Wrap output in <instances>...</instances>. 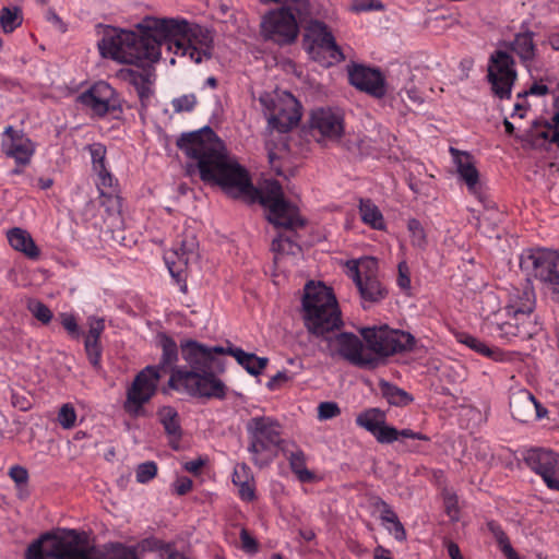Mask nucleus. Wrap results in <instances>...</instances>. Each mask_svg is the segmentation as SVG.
Listing matches in <instances>:
<instances>
[{
  "label": "nucleus",
  "mask_w": 559,
  "mask_h": 559,
  "mask_svg": "<svg viewBox=\"0 0 559 559\" xmlns=\"http://www.w3.org/2000/svg\"><path fill=\"white\" fill-rule=\"evenodd\" d=\"M177 146L197 162L203 181L221 186L234 198L259 202L267 209V219L275 227L295 231L305 226L299 209L285 200L281 183L270 180L263 189L254 188L248 171L228 155L223 141L210 127L181 134Z\"/></svg>",
  "instance_id": "nucleus-1"
},
{
  "label": "nucleus",
  "mask_w": 559,
  "mask_h": 559,
  "mask_svg": "<svg viewBox=\"0 0 559 559\" xmlns=\"http://www.w3.org/2000/svg\"><path fill=\"white\" fill-rule=\"evenodd\" d=\"M136 28L139 34L108 26L98 41L100 55L140 67L158 61L164 44L174 53L189 56L195 63L209 60L212 56V39L204 35L203 40L198 41L197 32L201 33V28L192 29L186 20L146 16Z\"/></svg>",
  "instance_id": "nucleus-2"
},
{
  "label": "nucleus",
  "mask_w": 559,
  "mask_h": 559,
  "mask_svg": "<svg viewBox=\"0 0 559 559\" xmlns=\"http://www.w3.org/2000/svg\"><path fill=\"white\" fill-rule=\"evenodd\" d=\"M185 367H173L168 385L173 389L182 386L189 394L206 399H224L226 385L216 373L224 371V362L215 355L228 354L236 358L239 365H245L254 358L241 348L223 346H205L197 341L188 340L180 345Z\"/></svg>",
  "instance_id": "nucleus-3"
},
{
  "label": "nucleus",
  "mask_w": 559,
  "mask_h": 559,
  "mask_svg": "<svg viewBox=\"0 0 559 559\" xmlns=\"http://www.w3.org/2000/svg\"><path fill=\"white\" fill-rule=\"evenodd\" d=\"M157 539L147 538L134 546L121 543L95 549L88 545L84 534L72 530L45 533L32 542L25 550V559H141V554L153 550Z\"/></svg>",
  "instance_id": "nucleus-4"
},
{
  "label": "nucleus",
  "mask_w": 559,
  "mask_h": 559,
  "mask_svg": "<svg viewBox=\"0 0 559 559\" xmlns=\"http://www.w3.org/2000/svg\"><path fill=\"white\" fill-rule=\"evenodd\" d=\"M157 337L163 352L159 364L142 369L127 389L123 408L133 417L144 415L143 406L156 394L162 377L160 371L165 370L166 367L173 366L178 360V346L176 342L165 333H159Z\"/></svg>",
  "instance_id": "nucleus-5"
},
{
  "label": "nucleus",
  "mask_w": 559,
  "mask_h": 559,
  "mask_svg": "<svg viewBox=\"0 0 559 559\" xmlns=\"http://www.w3.org/2000/svg\"><path fill=\"white\" fill-rule=\"evenodd\" d=\"M310 14L308 0H288L283 7L263 16L261 34L264 39L277 45H290L297 39L299 24L306 22Z\"/></svg>",
  "instance_id": "nucleus-6"
},
{
  "label": "nucleus",
  "mask_w": 559,
  "mask_h": 559,
  "mask_svg": "<svg viewBox=\"0 0 559 559\" xmlns=\"http://www.w3.org/2000/svg\"><path fill=\"white\" fill-rule=\"evenodd\" d=\"M246 431L248 435V452L251 455L252 463L264 468L269 466L278 455V451L283 448L282 426L273 417L255 416L246 423Z\"/></svg>",
  "instance_id": "nucleus-7"
},
{
  "label": "nucleus",
  "mask_w": 559,
  "mask_h": 559,
  "mask_svg": "<svg viewBox=\"0 0 559 559\" xmlns=\"http://www.w3.org/2000/svg\"><path fill=\"white\" fill-rule=\"evenodd\" d=\"M320 350L331 358L341 357L352 365L373 369L379 365V359L372 354L365 353L360 338L349 332H337L331 334Z\"/></svg>",
  "instance_id": "nucleus-8"
},
{
  "label": "nucleus",
  "mask_w": 559,
  "mask_h": 559,
  "mask_svg": "<svg viewBox=\"0 0 559 559\" xmlns=\"http://www.w3.org/2000/svg\"><path fill=\"white\" fill-rule=\"evenodd\" d=\"M305 40L309 41L308 51L312 59L324 67H330L345 60L341 47L328 25L318 20H307Z\"/></svg>",
  "instance_id": "nucleus-9"
},
{
  "label": "nucleus",
  "mask_w": 559,
  "mask_h": 559,
  "mask_svg": "<svg viewBox=\"0 0 559 559\" xmlns=\"http://www.w3.org/2000/svg\"><path fill=\"white\" fill-rule=\"evenodd\" d=\"M368 348L381 357L412 350L415 337L401 330L390 329L386 324L360 330Z\"/></svg>",
  "instance_id": "nucleus-10"
},
{
  "label": "nucleus",
  "mask_w": 559,
  "mask_h": 559,
  "mask_svg": "<svg viewBox=\"0 0 559 559\" xmlns=\"http://www.w3.org/2000/svg\"><path fill=\"white\" fill-rule=\"evenodd\" d=\"M259 102L266 111L270 127L280 132H288L301 118V106L290 93H285L277 99L269 93H263Z\"/></svg>",
  "instance_id": "nucleus-11"
},
{
  "label": "nucleus",
  "mask_w": 559,
  "mask_h": 559,
  "mask_svg": "<svg viewBox=\"0 0 559 559\" xmlns=\"http://www.w3.org/2000/svg\"><path fill=\"white\" fill-rule=\"evenodd\" d=\"M487 79L495 96L500 99L510 98L518 72L515 60L509 51L498 49L490 55Z\"/></svg>",
  "instance_id": "nucleus-12"
},
{
  "label": "nucleus",
  "mask_w": 559,
  "mask_h": 559,
  "mask_svg": "<svg viewBox=\"0 0 559 559\" xmlns=\"http://www.w3.org/2000/svg\"><path fill=\"white\" fill-rule=\"evenodd\" d=\"M302 297V319L308 318L309 324L313 330L320 326L319 314L328 312L342 314L333 290L325 285L309 282L305 286Z\"/></svg>",
  "instance_id": "nucleus-13"
},
{
  "label": "nucleus",
  "mask_w": 559,
  "mask_h": 559,
  "mask_svg": "<svg viewBox=\"0 0 559 559\" xmlns=\"http://www.w3.org/2000/svg\"><path fill=\"white\" fill-rule=\"evenodd\" d=\"M521 269L532 274L554 293L559 294V253L537 250L521 257Z\"/></svg>",
  "instance_id": "nucleus-14"
},
{
  "label": "nucleus",
  "mask_w": 559,
  "mask_h": 559,
  "mask_svg": "<svg viewBox=\"0 0 559 559\" xmlns=\"http://www.w3.org/2000/svg\"><path fill=\"white\" fill-rule=\"evenodd\" d=\"M199 243L193 234H185L180 245L165 252L164 260L181 290L187 292L186 273L192 263L199 259Z\"/></svg>",
  "instance_id": "nucleus-15"
},
{
  "label": "nucleus",
  "mask_w": 559,
  "mask_h": 559,
  "mask_svg": "<svg viewBox=\"0 0 559 559\" xmlns=\"http://www.w3.org/2000/svg\"><path fill=\"white\" fill-rule=\"evenodd\" d=\"M353 281L361 299L366 302H380L388 295L386 288L377 276L378 263L373 258H367L354 265Z\"/></svg>",
  "instance_id": "nucleus-16"
},
{
  "label": "nucleus",
  "mask_w": 559,
  "mask_h": 559,
  "mask_svg": "<svg viewBox=\"0 0 559 559\" xmlns=\"http://www.w3.org/2000/svg\"><path fill=\"white\" fill-rule=\"evenodd\" d=\"M309 129L318 142L338 141L344 133L343 115L331 108L313 109L309 117Z\"/></svg>",
  "instance_id": "nucleus-17"
},
{
  "label": "nucleus",
  "mask_w": 559,
  "mask_h": 559,
  "mask_svg": "<svg viewBox=\"0 0 559 559\" xmlns=\"http://www.w3.org/2000/svg\"><path fill=\"white\" fill-rule=\"evenodd\" d=\"M347 72L349 83L357 90L376 98H381L385 95V80L379 69L352 63L347 66Z\"/></svg>",
  "instance_id": "nucleus-18"
},
{
  "label": "nucleus",
  "mask_w": 559,
  "mask_h": 559,
  "mask_svg": "<svg viewBox=\"0 0 559 559\" xmlns=\"http://www.w3.org/2000/svg\"><path fill=\"white\" fill-rule=\"evenodd\" d=\"M525 463L540 475L549 489L559 490V479L555 477L559 467V455L550 450L532 449L527 451Z\"/></svg>",
  "instance_id": "nucleus-19"
},
{
  "label": "nucleus",
  "mask_w": 559,
  "mask_h": 559,
  "mask_svg": "<svg viewBox=\"0 0 559 559\" xmlns=\"http://www.w3.org/2000/svg\"><path fill=\"white\" fill-rule=\"evenodd\" d=\"M554 123L547 121H534L521 136V141L532 147L542 148L555 143L559 146V112L552 118Z\"/></svg>",
  "instance_id": "nucleus-20"
},
{
  "label": "nucleus",
  "mask_w": 559,
  "mask_h": 559,
  "mask_svg": "<svg viewBox=\"0 0 559 559\" xmlns=\"http://www.w3.org/2000/svg\"><path fill=\"white\" fill-rule=\"evenodd\" d=\"M535 33L528 28L519 32L512 40L502 41L500 45L504 50L515 53L520 62L531 72L532 63L537 59L538 48L534 41Z\"/></svg>",
  "instance_id": "nucleus-21"
},
{
  "label": "nucleus",
  "mask_w": 559,
  "mask_h": 559,
  "mask_svg": "<svg viewBox=\"0 0 559 559\" xmlns=\"http://www.w3.org/2000/svg\"><path fill=\"white\" fill-rule=\"evenodd\" d=\"M4 135L7 136L2 143L4 154L14 158L20 165L28 164L34 152L29 139L25 138L22 132L14 130L12 127L5 128Z\"/></svg>",
  "instance_id": "nucleus-22"
},
{
  "label": "nucleus",
  "mask_w": 559,
  "mask_h": 559,
  "mask_svg": "<svg viewBox=\"0 0 559 559\" xmlns=\"http://www.w3.org/2000/svg\"><path fill=\"white\" fill-rule=\"evenodd\" d=\"M449 151L453 157L460 178L466 183L471 192L476 193L479 173L475 167L474 157L469 153L460 151L452 146Z\"/></svg>",
  "instance_id": "nucleus-23"
},
{
  "label": "nucleus",
  "mask_w": 559,
  "mask_h": 559,
  "mask_svg": "<svg viewBox=\"0 0 559 559\" xmlns=\"http://www.w3.org/2000/svg\"><path fill=\"white\" fill-rule=\"evenodd\" d=\"M112 88L105 82L92 86L88 91L79 96V100L99 116L105 115L109 109V97Z\"/></svg>",
  "instance_id": "nucleus-24"
},
{
  "label": "nucleus",
  "mask_w": 559,
  "mask_h": 559,
  "mask_svg": "<svg viewBox=\"0 0 559 559\" xmlns=\"http://www.w3.org/2000/svg\"><path fill=\"white\" fill-rule=\"evenodd\" d=\"M539 407L535 396L527 390H519L510 397V412L512 417L520 423H527L534 418V409Z\"/></svg>",
  "instance_id": "nucleus-25"
},
{
  "label": "nucleus",
  "mask_w": 559,
  "mask_h": 559,
  "mask_svg": "<svg viewBox=\"0 0 559 559\" xmlns=\"http://www.w3.org/2000/svg\"><path fill=\"white\" fill-rule=\"evenodd\" d=\"M535 308V294L532 288L526 287L523 292L515 290L511 296L510 304L506 307L507 313L513 316L514 320L526 318L531 320V314Z\"/></svg>",
  "instance_id": "nucleus-26"
},
{
  "label": "nucleus",
  "mask_w": 559,
  "mask_h": 559,
  "mask_svg": "<svg viewBox=\"0 0 559 559\" xmlns=\"http://www.w3.org/2000/svg\"><path fill=\"white\" fill-rule=\"evenodd\" d=\"M105 330V321L104 319L90 318L88 319V332L85 337V352L88 357L90 362L94 367L99 366V360L102 356V346L99 343V337Z\"/></svg>",
  "instance_id": "nucleus-27"
},
{
  "label": "nucleus",
  "mask_w": 559,
  "mask_h": 559,
  "mask_svg": "<svg viewBox=\"0 0 559 559\" xmlns=\"http://www.w3.org/2000/svg\"><path fill=\"white\" fill-rule=\"evenodd\" d=\"M499 335L502 338L510 341L513 337H520L522 340L531 338L536 332V322L533 320H512L503 322L497 325Z\"/></svg>",
  "instance_id": "nucleus-28"
},
{
  "label": "nucleus",
  "mask_w": 559,
  "mask_h": 559,
  "mask_svg": "<svg viewBox=\"0 0 559 559\" xmlns=\"http://www.w3.org/2000/svg\"><path fill=\"white\" fill-rule=\"evenodd\" d=\"M8 240L14 250L24 253L27 258L33 260L39 258L40 251L28 231L17 227L12 228L8 231Z\"/></svg>",
  "instance_id": "nucleus-29"
},
{
  "label": "nucleus",
  "mask_w": 559,
  "mask_h": 559,
  "mask_svg": "<svg viewBox=\"0 0 559 559\" xmlns=\"http://www.w3.org/2000/svg\"><path fill=\"white\" fill-rule=\"evenodd\" d=\"M304 324L307 329L308 333L316 336L317 338H321L323 342L331 336L335 331H340L343 326L342 314H334L328 312L324 314H319V323L320 326L316 330L309 324L308 318H304Z\"/></svg>",
  "instance_id": "nucleus-30"
},
{
  "label": "nucleus",
  "mask_w": 559,
  "mask_h": 559,
  "mask_svg": "<svg viewBox=\"0 0 559 559\" xmlns=\"http://www.w3.org/2000/svg\"><path fill=\"white\" fill-rule=\"evenodd\" d=\"M120 75L123 80L132 84L140 98L141 106L145 108L152 96L151 81L148 73H142L132 69L122 70Z\"/></svg>",
  "instance_id": "nucleus-31"
},
{
  "label": "nucleus",
  "mask_w": 559,
  "mask_h": 559,
  "mask_svg": "<svg viewBox=\"0 0 559 559\" xmlns=\"http://www.w3.org/2000/svg\"><path fill=\"white\" fill-rule=\"evenodd\" d=\"M378 442L380 443H392L402 438H411L423 441H429L430 438L424 433L415 432L411 429L397 430L394 427L385 425V421L379 426V430H377L373 435Z\"/></svg>",
  "instance_id": "nucleus-32"
},
{
  "label": "nucleus",
  "mask_w": 559,
  "mask_h": 559,
  "mask_svg": "<svg viewBox=\"0 0 559 559\" xmlns=\"http://www.w3.org/2000/svg\"><path fill=\"white\" fill-rule=\"evenodd\" d=\"M359 214L365 224L370 225L372 228L382 230L384 229L383 215L379 207L369 199H361L359 202Z\"/></svg>",
  "instance_id": "nucleus-33"
},
{
  "label": "nucleus",
  "mask_w": 559,
  "mask_h": 559,
  "mask_svg": "<svg viewBox=\"0 0 559 559\" xmlns=\"http://www.w3.org/2000/svg\"><path fill=\"white\" fill-rule=\"evenodd\" d=\"M157 415L166 433L169 437L181 439L182 430L179 423V415L171 406H163L158 409Z\"/></svg>",
  "instance_id": "nucleus-34"
},
{
  "label": "nucleus",
  "mask_w": 559,
  "mask_h": 559,
  "mask_svg": "<svg viewBox=\"0 0 559 559\" xmlns=\"http://www.w3.org/2000/svg\"><path fill=\"white\" fill-rule=\"evenodd\" d=\"M456 338L460 343L466 345L476 353L490 357L495 360H500L502 358V353L498 348H490L486 343L471 334L460 333Z\"/></svg>",
  "instance_id": "nucleus-35"
},
{
  "label": "nucleus",
  "mask_w": 559,
  "mask_h": 559,
  "mask_svg": "<svg viewBox=\"0 0 559 559\" xmlns=\"http://www.w3.org/2000/svg\"><path fill=\"white\" fill-rule=\"evenodd\" d=\"M344 146L354 156H367L373 152L371 140L361 134H348Z\"/></svg>",
  "instance_id": "nucleus-36"
},
{
  "label": "nucleus",
  "mask_w": 559,
  "mask_h": 559,
  "mask_svg": "<svg viewBox=\"0 0 559 559\" xmlns=\"http://www.w3.org/2000/svg\"><path fill=\"white\" fill-rule=\"evenodd\" d=\"M292 471L302 483H310L314 479V475L306 467V456L301 450L290 452L287 455Z\"/></svg>",
  "instance_id": "nucleus-37"
},
{
  "label": "nucleus",
  "mask_w": 559,
  "mask_h": 559,
  "mask_svg": "<svg viewBox=\"0 0 559 559\" xmlns=\"http://www.w3.org/2000/svg\"><path fill=\"white\" fill-rule=\"evenodd\" d=\"M23 23L22 10L19 7H3L0 11V26L4 33H12Z\"/></svg>",
  "instance_id": "nucleus-38"
},
{
  "label": "nucleus",
  "mask_w": 559,
  "mask_h": 559,
  "mask_svg": "<svg viewBox=\"0 0 559 559\" xmlns=\"http://www.w3.org/2000/svg\"><path fill=\"white\" fill-rule=\"evenodd\" d=\"M381 393L391 405L404 406L413 401L412 396L404 390L386 382H380Z\"/></svg>",
  "instance_id": "nucleus-39"
},
{
  "label": "nucleus",
  "mask_w": 559,
  "mask_h": 559,
  "mask_svg": "<svg viewBox=\"0 0 559 559\" xmlns=\"http://www.w3.org/2000/svg\"><path fill=\"white\" fill-rule=\"evenodd\" d=\"M384 421V414L379 408H370L359 414L356 418L358 426L374 435L379 426Z\"/></svg>",
  "instance_id": "nucleus-40"
},
{
  "label": "nucleus",
  "mask_w": 559,
  "mask_h": 559,
  "mask_svg": "<svg viewBox=\"0 0 559 559\" xmlns=\"http://www.w3.org/2000/svg\"><path fill=\"white\" fill-rule=\"evenodd\" d=\"M272 250L275 252V262L280 255H298L301 253V247L290 237L282 234L272 241Z\"/></svg>",
  "instance_id": "nucleus-41"
},
{
  "label": "nucleus",
  "mask_w": 559,
  "mask_h": 559,
  "mask_svg": "<svg viewBox=\"0 0 559 559\" xmlns=\"http://www.w3.org/2000/svg\"><path fill=\"white\" fill-rule=\"evenodd\" d=\"M27 310L43 324L50 323L53 317L52 311L44 302L37 299L27 300Z\"/></svg>",
  "instance_id": "nucleus-42"
},
{
  "label": "nucleus",
  "mask_w": 559,
  "mask_h": 559,
  "mask_svg": "<svg viewBox=\"0 0 559 559\" xmlns=\"http://www.w3.org/2000/svg\"><path fill=\"white\" fill-rule=\"evenodd\" d=\"M407 229L411 234L412 245L418 248H425L427 245V236L421 223L416 218L408 219Z\"/></svg>",
  "instance_id": "nucleus-43"
},
{
  "label": "nucleus",
  "mask_w": 559,
  "mask_h": 559,
  "mask_svg": "<svg viewBox=\"0 0 559 559\" xmlns=\"http://www.w3.org/2000/svg\"><path fill=\"white\" fill-rule=\"evenodd\" d=\"M9 476L20 488L19 497L25 498L27 492L23 490V487L27 485L28 481V472L25 467L21 465H14L9 471Z\"/></svg>",
  "instance_id": "nucleus-44"
},
{
  "label": "nucleus",
  "mask_w": 559,
  "mask_h": 559,
  "mask_svg": "<svg viewBox=\"0 0 559 559\" xmlns=\"http://www.w3.org/2000/svg\"><path fill=\"white\" fill-rule=\"evenodd\" d=\"M135 474L136 481L140 484H145L156 476L157 465L153 461L141 463L138 465Z\"/></svg>",
  "instance_id": "nucleus-45"
},
{
  "label": "nucleus",
  "mask_w": 559,
  "mask_h": 559,
  "mask_svg": "<svg viewBox=\"0 0 559 559\" xmlns=\"http://www.w3.org/2000/svg\"><path fill=\"white\" fill-rule=\"evenodd\" d=\"M88 150L92 156L93 168L95 171H104L106 147L100 143H94L88 145Z\"/></svg>",
  "instance_id": "nucleus-46"
},
{
  "label": "nucleus",
  "mask_w": 559,
  "mask_h": 559,
  "mask_svg": "<svg viewBox=\"0 0 559 559\" xmlns=\"http://www.w3.org/2000/svg\"><path fill=\"white\" fill-rule=\"evenodd\" d=\"M76 420V413L71 404H63L58 413V421L64 429L74 427Z\"/></svg>",
  "instance_id": "nucleus-47"
},
{
  "label": "nucleus",
  "mask_w": 559,
  "mask_h": 559,
  "mask_svg": "<svg viewBox=\"0 0 559 559\" xmlns=\"http://www.w3.org/2000/svg\"><path fill=\"white\" fill-rule=\"evenodd\" d=\"M12 405L20 411L26 412L32 407V399L31 394L24 390L21 391H12L11 396Z\"/></svg>",
  "instance_id": "nucleus-48"
},
{
  "label": "nucleus",
  "mask_w": 559,
  "mask_h": 559,
  "mask_svg": "<svg viewBox=\"0 0 559 559\" xmlns=\"http://www.w3.org/2000/svg\"><path fill=\"white\" fill-rule=\"evenodd\" d=\"M197 104L194 94H187L173 99L171 105L176 112L191 111Z\"/></svg>",
  "instance_id": "nucleus-49"
},
{
  "label": "nucleus",
  "mask_w": 559,
  "mask_h": 559,
  "mask_svg": "<svg viewBox=\"0 0 559 559\" xmlns=\"http://www.w3.org/2000/svg\"><path fill=\"white\" fill-rule=\"evenodd\" d=\"M341 414V409L335 402H322L318 406V418L328 420Z\"/></svg>",
  "instance_id": "nucleus-50"
},
{
  "label": "nucleus",
  "mask_w": 559,
  "mask_h": 559,
  "mask_svg": "<svg viewBox=\"0 0 559 559\" xmlns=\"http://www.w3.org/2000/svg\"><path fill=\"white\" fill-rule=\"evenodd\" d=\"M246 481H253V474L251 468L246 464H238L233 474V483L239 485Z\"/></svg>",
  "instance_id": "nucleus-51"
},
{
  "label": "nucleus",
  "mask_w": 559,
  "mask_h": 559,
  "mask_svg": "<svg viewBox=\"0 0 559 559\" xmlns=\"http://www.w3.org/2000/svg\"><path fill=\"white\" fill-rule=\"evenodd\" d=\"M240 542L242 550L248 554H255L259 550L257 539L246 528L240 531Z\"/></svg>",
  "instance_id": "nucleus-52"
},
{
  "label": "nucleus",
  "mask_w": 559,
  "mask_h": 559,
  "mask_svg": "<svg viewBox=\"0 0 559 559\" xmlns=\"http://www.w3.org/2000/svg\"><path fill=\"white\" fill-rule=\"evenodd\" d=\"M269 359L266 357H258L254 355L252 360L245 362L242 367L252 376H258L266 367Z\"/></svg>",
  "instance_id": "nucleus-53"
},
{
  "label": "nucleus",
  "mask_w": 559,
  "mask_h": 559,
  "mask_svg": "<svg viewBox=\"0 0 559 559\" xmlns=\"http://www.w3.org/2000/svg\"><path fill=\"white\" fill-rule=\"evenodd\" d=\"M549 93L547 85L534 82L531 87L518 94V98H526L527 96H545Z\"/></svg>",
  "instance_id": "nucleus-54"
},
{
  "label": "nucleus",
  "mask_w": 559,
  "mask_h": 559,
  "mask_svg": "<svg viewBox=\"0 0 559 559\" xmlns=\"http://www.w3.org/2000/svg\"><path fill=\"white\" fill-rule=\"evenodd\" d=\"M236 486L238 487L239 497L243 501H253L255 499L254 480L246 481Z\"/></svg>",
  "instance_id": "nucleus-55"
},
{
  "label": "nucleus",
  "mask_w": 559,
  "mask_h": 559,
  "mask_svg": "<svg viewBox=\"0 0 559 559\" xmlns=\"http://www.w3.org/2000/svg\"><path fill=\"white\" fill-rule=\"evenodd\" d=\"M60 319L62 326L68 331L70 335H79V325L73 314L61 313Z\"/></svg>",
  "instance_id": "nucleus-56"
},
{
  "label": "nucleus",
  "mask_w": 559,
  "mask_h": 559,
  "mask_svg": "<svg viewBox=\"0 0 559 559\" xmlns=\"http://www.w3.org/2000/svg\"><path fill=\"white\" fill-rule=\"evenodd\" d=\"M488 528L492 533V535L495 536V538H496V540L499 544L501 549L504 548V545H509L510 544L509 537L507 536V534L504 533V531L501 528L500 525H498L495 522H489L488 523Z\"/></svg>",
  "instance_id": "nucleus-57"
},
{
  "label": "nucleus",
  "mask_w": 559,
  "mask_h": 559,
  "mask_svg": "<svg viewBox=\"0 0 559 559\" xmlns=\"http://www.w3.org/2000/svg\"><path fill=\"white\" fill-rule=\"evenodd\" d=\"M389 524L390 526H386V528L397 542L406 540V531L402 522L399 520V518L396 520H393Z\"/></svg>",
  "instance_id": "nucleus-58"
},
{
  "label": "nucleus",
  "mask_w": 559,
  "mask_h": 559,
  "mask_svg": "<svg viewBox=\"0 0 559 559\" xmlns=\"http://www.w3.org/2000/svg\"><path fill=\"white\" fill-rule=\"evenodd\" d=\"M355 11H367V10H381L383 5L381 2L376 0H355L353 4Z\"/></svg>",
  "instance_id": "nucleus-59"
},
{
  "label": "nucleus",
  "mask_w": 559,
  "mask_h": 559,
  "mask_svg": "<svg viewBox=\"0 0 559 559\" xmlns=\"http://www.w3.org/2000/svg\"><path fill=\"white\" fill-rule=\"evenodd\" d=\"M397 284L401 288L407 289L411 287V278L408 275V267L405 262L399 264V278Z\"/></svg>",
  "instance_id": "nucleus-60"
},
{
  "label": "nucleus",
  "mask_w": 559,
  "mask_h": 559,
  "mask_svg": "<svg viewBox=\"0 0 559 559\" xmlns=\"http://www.w3.org/2000/svg\"><path fill=\"white\" fill-rule=\"evenodd\" d=\"M290 377L285 371H278L274 377L270 379V381L266 383V386L270 390H276L281 388L283 383H286L289 381Z\"/></svg>",
  "instance_id": "nucleus-61"
},
{
  "label": "nucleus",
  "mask_w": 559,
  "mask_h": 559,
  "mask_svg": "<svg viewBox=\"0 0 559 559\" xmlns=\"http://www.w3.org/2000/svg\"><path fill=\"white\" fill-rule=\"evenodd\" d=\"M192 488V480L188 477H180L175 483V490L179 496L188 493Z\"/></svg>",
  "instance_id": "nucleus-62"
},
{
  "label": "nucleus",
  "mask_w": 559,
  "mask_h": 559,
  "mask_svg": "<svg viewBox=\"0 0 559 559\" xmlns=\"http://www.w3.org/2000/svg\"><path fill=\"white\" fill-rule=\"evenodd\" d=\"M402 96V100L406 104V106H419L423 103V98L417 94L415 90H407L405 91V96L407 99Z\"/></svg>",
  "instance_id": "nucleus-63"
},
{
  "label": "nucleus",
  "mask_w": 559,
  "mask_h": 559,
  "mask_svg": "<svg viewBox=\"0 0 559 559\" xmlns=\"http://www.w3.org/2000/svg\"><path fill=\"white\" fill-rule=\"evenodd\" d=\"M99 177V185L104 188H112L114 187V177L104 167V171H96Z\"/></svg>",
  "instance_id": "nucleus-64"
}]
</instances>
